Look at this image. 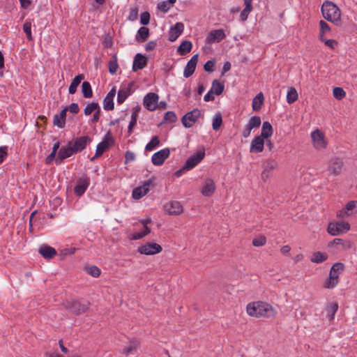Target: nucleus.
Instances as JSON below:
<instances>
[{"label":"nucleus","instance_id":"obj_1","mask_svg":"<svg viewBox=\"0 0 357 357\" xmlns=\"http://www.w3.org/2000/svg\"><path fill=\"white\" fill-rule=\"evenodd\" d=\"M247 312L250 316L255 317H273L275 314L271 305L261 301L249 303Z\"/></svg>","mask_w":357,"mask_h":357},{"label":"nucleus","instance_id":"obj_2","mask_svg":"<svg viewBox=\"0 0 357 357\" xmlns=\"http://www.w3.org/2000/svg\"><path fill=\"white\" fill-rule=\"evenodd\" d=\"M321 13L325 20L336 25L340 24L341 12L339 8L331 1H325L321 6Z\"/></svg>","mask_w":357,"mask_h":357},{"label":"nucleus","instance_id":"obj_3","mask_svg":"<svg viewBox=\"0 0 357 357\" xmlns=\"http://www.w3.org/2000/svg\"><path fill=\"white\" fill-rule=\"evenodd\" d=\"M64 307L75 314L79 315L86 312L90 306V303L84 300H71L63 303Z\"/></svg>","mask_w":357,"mask_h":357},{"label":"nucleus","instance_id":"obj_4","mask_svg":"<svg viewBox=\"0 0 357 357\" xmlns=\"http://www.w3.org/2000/svg\"><path fill=\"white\" fill-rule=\"evenodd\" d=\"M350 225L346 222H330L327 231L332 236H338L349 231Z\"/></svg>","mask_w":357,"mask_h":357},{"label":"nucleus","instance_id":"obj_5","mask_svg":"<svg viewBox=\"0 0 357 357\" xmlns=\"http://www.w3.org/2000/svg\"><path fill=\"white\" fill-rule=\"evenodd\" d=\"M201 116V111L199 109H194L192 111L187 112L181 119V122L183 126L186 128H190L197 122Z\"/></svg>","mask_w":357,"mask_h":357},{"label":"nucleus","instance_id":"obj_6","mask_svg":"<svg viewBox=\"0 0 357 357\" xmlns=\"http://www.w3.org/2000/svg\"><path fill=\"white\" fill-rule=\"evenodd\" d=\"M162 250V247L156 243H146L139 246L137 251L142 255H153L160 253Z\"/></svg>","mask_w":357,"mask_h":357},{"label":"nucleus","instance_id":"obj_7","mask_svg":"<svg viewBox=\"0 0 357 357\" xmlns=\"http://www.w3.org/2000/svg\"><path fill=\"white\" fill-rule=\"evenodd\" d=\"M74 154H76V152L73 148L71 143L68 142L66 146H62L59 149L57 157L56 158V165L61 164L63 160L72 156Z\"/></svg>","mask_w":357,"mask_h":357},{"label":"nucleus","instance_id":"obj_8","mask_svg":"<svg viewBox=\"0 0 357 357\" xmlns=\"http://www.w3.org/2000/svg\"><path fill=\"white\" fill-rule=\"evenodd\" d=\"M313 145L317 150H321L326 147L327 143L324 139V135L319 130H316L311 133Z\"/></svg>","mask_w":357,"mask_h":357},{"label":"nucleus","instance_id":"obj_9","mask_svg":"<svg viewBox=\"0 0 357 357\" xmlns=\"http://www.w3.org/2000/svg\"><path fill=\"white\" fill-rule=\"evenodd\" d=\"M92 141L91 138L89 136H82L77 137L74 141H70L73 148L74 149L76 153L83 151L87 146L88 144Z\"/></svg>","mask_w":357,"mask_h":357},{"label":"nucleus","instance_id":"obj_10","mask_svg":"<svg viewBox=\"0 0 357 357\" xmlns=\"http://www.w3.org/2000/svg\"><path fill=\"white\" fill-rule=\"evenodd\" d=\"M344 169V162L339 158H332L328 163V169L332 175L340 174Z\"/></svg>","mask_w":357,"mask_h":357},{"label":"nucleus","instance_id":"obj_11","mask_svg":"<svg viewBox=\"0 0 357 357\" xmlns=\"http://www.w3.org/2000/svg\"><path fill=\"white\" fill-rule=\"evenodd\" d=\"M90 184V178L84 175L77 181L76 185L74 188V192L77 196H82Z\"/></svg>","mask_w":357,"mask_h":357},{"label":"nucleus","instance_id":"obj_12","mask_svg":"<svg viewBox=\"0 0 357 357\" xmlns=\"http://www.w3.org/2000/svg\"><path fill=\"white\" fill-rule=\"evenodd\" d=\"M158 98V94L155 93L150 92L147 93L144 98V106L149 111L155 110L157 108Z\"/></svg>","mask_w":357,"mask_h":357},{"label":"nucleus","instance_id":"obj_13","mask_svg":"<svg viewBox=\"0 0 357 357\" xmlns=\"http://www.w3.org/2000/svg\"><path fill=\"white\" fill-rule=\"evenodd\" d=\"M204 151H199L190 156L184 164L183 169H192L204 159Z\"/></svg>","mask_w":357,"mask_h":357},{"label":"nucleus","instance_id":"obj_14","mask_svg":"<svg viewBox=\"0 0 357 357\" xmlns=\"http://www.w3.org/2000/svg\"><path fill=\"white\" fill-rule=\"evenodd\" d=\"M170 151L168 148H165L155 153L151 158V161L154 165H162L165 160L169 156Z\"/></svg>","mask_w":357,"mask_h":357},{"label":"nucleus","instance_id":"obj_15","mask_svg":"<svg viewBox=\"0 0 357 357\" xmlns=\"http://www.w3.org/2000/svg\"><path fill=\"white\" fill-rule=\"evenodd\" d=\"M226 35L223 29H215L209 32L207 37L206 38V43L208 44H212L214 43H220L225 39Z\"/></svg>","mask_w":357,"mask_h":357},{"label":"nucleus","instance_id":"obj_16","mask_svg":"<svg viewBox=\"0 0 357 357\" xmlns=\"http://www.w3.org/2000/svg\"><path fill=\"white\" fill-rule=\"evenodd\" d=\"M110 142L113 143V139L109 136V134H107L103 140L97 145L96 154L92 160L100 156L109 148Z\"/></svg>","mask_w":357,"mask_h":357},{"label":"nucleus","instance_id":"obj_17","mask_svg":"<svg viewBox=\"0 0 357 357\" xmlns=\"http://www.w3.org/2000/svg\"><path fill=\"white\" fill-rule=\"evenodd\" d=\"M134 85V82H130L128 86L121 87L118 91L117 94V102L122 104L126 98L131 94V90Z\"/></svg>","mask_w":357,"mask_h":357},{"label":"nucleus","instance_id":"obj_18","mask_svg":"<svg viewBox=\"0 0 357 357\" xmlns=\"http://www.w3.org/2000/svg\"><path fill=\"white\" fill-rule=\"evenodd\" d=\"M184 25L181 22H177L175 25L170 28L169 31V40L171 42L175 41L178 36L183 33Z\"/></svg>","mask_w":357,"mask_h":357},{"label":"nucleus","instance_id":"obj_19","mask_svg":"<svg viewBox=\"0 0 357 357\" xmlns=\"http://www.w3.org/2000/svg\"><path fill=\"white\" fill-rule=\"evenodd\" d=\"M198 62V54L192 56L190 61L187 63L183 71V76L186 78L190 77L195 72Z\"/></svg>","mask_w":357,"mask_h":357},{"label":"nucleus","instance_id":"obj_20","mask_svg":"<svg viewBox=\"0 0 357 357\" xmlns=\"http://www.w3.org/2000/svg\"><path fill=\"white\" fill-rule=\"evenodd\" d=\"M165 210L170 215H178L183 211V207L180 202L172 201L165 205Z\"/></svg>","mask_w":357,"mask_h":357},{"label":"nucleus","instance_id":"obj_21","mask_svg":"<svg viewBox=\"0 0 357 357\" xmlns=\"http://www.w3.org/2000/svg\"><path fill=\"white\" fill-rule=\"evenodd\" d=\"M215 190L214 181L211 178H207L204 182L201 192L204 197H211L214 193Z\"/></svg>","mask_w":357,"mask_h":357},{"label":"nucleus","instance_id":"obj_22","mask_svg":"<svg viewBox=\"0 0 357 357\" xmlns=\"http://www.w3.org/2000/svg\"><path fill=\"white\" fill-rule=\"evenodd\" d=\"M264 139L260 136H257L251 142L250 151L254 153L261 152L264 149Z\"/></svg>","mask_w":357,"mask_h":357},{"label":"nucleus","instance_id":"obj_23","mask_svg":"<svg viewBox=\"0 0 357 357\" xmlns=\"http://www.w3.org/2000/svg\"><path fill=\"white\" fill-rule=\"evenodd\" d=\"M147 63L146 58L142 54L137 53L133 60L132 70L136 71L137 69H143Z\"/></svg>","mask_w":357,"mask_h":357},{"label":"nucleus","instance_id":"obj_24","mask_svg":"<svg viewBox=\"0 0 357 357\" xmlns=\"http://www.w3.org/2000/svg\"><path fill=\"white\" fill-rule=\"evenodd\" d=\"M39 253L45 258V259H52L56 255V250L49 245H43L39 248Z\"/></svg>","mask_w":357,"mask_h":357},{"label":"nucleus","instance_id":"obj_25","mask_svg":"<svg viewBox=\"0 0 357 357\" xmlns=\"http://www.w3.org/2000/svg\"><path fill=\"white\" fill-rule=\"evenodd\" d=\"M355 211H357V201H350L346 204L343 211H340L337 215L342 217V213L349 215L353 214Z\"/></svg>","mask_w":357,"mask_h":357},{"label":"nucleus","instance_id":"obj_26","mask_svg":"<svg viewBox=\"0 0 357 357\" xmlns=\"http://www.w3.org/2000/svg\"><path fill=\"white\" fill-rule=\"evenodd\" d=\"M278 166V162L273 159H268L263 163L264 171L261 174L263 178L268 176L267 172L275 169Z\"/></svg>","mask_w":357,"mask_h":357},{"label":"nucleus","instance_id":"obj_27","mask_svg":"<svg viewBox=\"0 0 357 357\" xmlns=\"http://www.w3.org/2000/svg\"><path fill=\"white\" fill-rule=\"evenodd\" d=\"M192 47V43L189 40H184L177 48V52L181 56L189 53Z\"/></svg>","mask_w":357,"mask_h":357},{"label":"nucleus","instance_id":"obj_28","mask_svg":"<svg viewBox=\"0 0 357 357\" xmlns=\"http://www.w3.org/2000/svg\"><path fill=\"white\" fill-rule=\"evenodd\" d=\"M273 135V127L268 121H264L261 130V137L267 139Z\"/></svg>","mask_w":357,"mask_h":357},{"label":"nucleus","instance_id":"obj_29","mask_svg":"<svg viewBox=\"0 0 357 357\" xmlns=\"http://www.w3.org/2000/svg\"><path fill=\"white\" fill-rule=\"evenodd\" d=\"M84 79V75L83 74H79L77 75L72 81L68 91L70 94H74L77 91V88L79 85L82 80Z\"/></svg>","mask_w":357,"mask_h":357},{"label":"nucleus","instance_id":"obj_30","mask_svg":"<svg viewBox=\"0 0 357 357\" xmlns=\"http://www.w3.org/2000/svg\"><path fill=\"white\" fill-rule=\"evenodd\" d=\"M328 259V255L324 252H315L312 254L310 261L312 263L321 264Z\"/></svg>","mask_w":357,"mask_h":357},{"label":"nucleus","instance_id":"obj_31","mask_svg":"<svg viewBox=\"0 0 357 357\" xmlns=\"http://www.w3.org/2000/svg\"><path fill=\"white\" fill-rule=\"evenodd\" d=\"M338 310V304L336 302L330 303L326 306L327 317L330 321L333 320L335 314Z\"/></svg>","mask_w":357,"mask_h":357},{"label":"nucleus","instance_id":"obj_32","mask_svg":"<svg viewBox=\"0 0 357 357\" xmlns=\"http://www.w3.org/2000/svg\"><path fill=\"white\" fill-rule=\"evenodd\" d=\"M338 275H330L329 277L326 280L324 287L326 289H333L334 288L339 282L338 280Z\"/></svg>","mask_w":357,"mask_h":357},{"label":"nucleus","instance_id":"obj_33","mask_svg":"<svg viewBox=\"0 0 357 357\" xmlns=\"http://www.w3.org/2000/svg\"><path fill=\"white\" fill-rule=\"evenodd\" d=\"M225 86L223 84H222L217 79H214L212 82L211 92H213L216 96H220L223 92Z\"/></svg>","mask_w":357,"mask_h":357},{"label":"nucleus","instance_id":"obj_34","mask_svg":"<svg viewBox=\"0 0 357 357\" xmlns=\"http://www.w3.org/2000/svg\"><path fill=\"white\" fill-rule=\"evenodd\" d=\"M264 102V96L262 93H258L252 100V109L254 111H259Z\"/></svg>","mask_w":357,"mask_h":357},{"label":"nucleus","instance_id":"obj_35","mask_svg":"<svg viewBox=\"0 0 357 357\" xmlns=\"http://www.w3.org/2000/svg\"><path fill=\"white\" fill-rule=\"evenodd\" d=\"M155 178L152 177L147 181H144L143 184L141 186L137 187L138 188H141L143 192L146 195L151 188H154L155 184Z\"/></svg>","mask_w":357,"mask_h":357},{"label":"nucleus","instance_id":"obj_36","mask_svg":"<svg viewBox=\"0 0 357 357\" xmlns=\"http://www.w3.org/2000/svg\"><path fill=\"white\" fill-rule=\"evenodd\" d=\"M82 93L84 98H89L93 96L91 84L89 82H84L82 84Z\"/></svg>","mask_w":357,"mask_h":357},{"label":"nucleus","instance_id":"obj_37","mask_svg":"<svg viewBox=\"0 0 357 357\" xmlns=\"http://www.w3.org/2000/svg\"><path fill=\"white\" fill-rule=\"evenodd\" d=\"M138 345L139 342L137 340H131L129 343V345L123 349L122 354L125 355H129L132 354L133 351L137 349Z\"/></svg>","mask_w":357,"mask_h":357},{"label":"nucleus","instance_id":"obj_38","mask_svg":"<svg viewBox=\"0 0 357 357\" xmlns=\"http://www.w3.org/2000/svg\"><path fill=\"white\" fill-rule=\"evenodd\" d=\"M149 36V29L145 26H142L137 31L136 38L138 41H145Z\"/></svg>","mask_w":357,"mask_h":357},{"label":"nucleus","instance_id":"obj_39","mask_svg":"<svg viewBox=\"0 0 357 357\" xmlns=\"http://www.w3.org/2000/svg\"><path fill=\"white\" fill-rule=\"evenodd\" d=\"M139 110V108L136 107L135 109L132 113L131 120L130 121V123H129L128 128V132L129 135H130L132 132V128L137 123Z\"/></svg>","mask_w":357,"mask_h":357},{"label":"nucleus","instance_id":"obj_40","mask_svg":"<svg viewBox=\"0 0 357 357\" xmlns=\"http://www.w3.org/2000/svg\"><path fill=\"white\" fill-rule=\"evenodd\" d=\"M160 145V139L158 136H153L151 141L146 145L145 151H151Z\"/></svg>","mask_w":357,"mask_h":357},{"label":"nucleus","instance_id":"obj_41","mask_svg":"<svg viewBox=\"0 0 357 357\" xmlns=\"http://www.w3.org/2000/svg\"><path fill=\"white\" fill-rule=\"evenodd\" d=\"M109 72L111 74H114L116 73L119 68V64L117 62V57L116 55H113L111 59L109 61Z\"/></svg>","mask_w":357,"mask_h":357},{"label":"nucleus","instance_id":"obj_42","mask_svg":"<svg viewBox=\"0 0 357 357\" xmlns=\"http://www.w3.org/2000/svg\"><path fill=\"white\" fill-rule=\"evenodd\" d=\"M298 99V93L294 88H290L287 94V102L292 104Z\"/></svg>","mask_w":357,"mask_h":357},{"label":"nucleus","instance_id":"obj_43","mask_svg":"<svg viewBox=\"0 0 357 357\" xmlns=\"http://www.w3.org/2000/svg\"><path fill=\"white\" fill-rule=\"evenodd\" d=\"M319 26H320L319 39L321 41H323L324 40V35L328 32H330L331 29H330L329 25L324 20H321L319 22Z\"/></svg>","mask_w":357,"mask_h":357},{"label":"nucleus","instance_id":"obj_44","mask_svg":"<svg viewBox=\"0 0 357 357\" xmlns=\"http://www.w3.org/2000/svg\"><path fill=\"white\" fill-rule=\"evenodd\" d=\"M99 105L98 102H91L88 104L84 109V114L86 116L90 115L92 112H95L97 109H99Z\"/></svg>","mask_w":357,"mask_h":357},{"label":"nucleus","instance_id":"obj_45","mask_svg":"<svg viewBox=\"0 0 357 357\" xmlns=\"http://www.w3.org/2000/svg\"><path fill=\"white\" fill-rule=\"evenodd\" d=\"M222 123V115L220 113L215 114L213 119L212 127L214 130H218Z\"/></svg>","mask_w":357,"mask_h":357},{"label":"nucleus","instance_id":"obj_46","mask_svg":"<svg viewBox=\"0 0 357 357\" xmlns=\"http://www.w3.org/2000/svg\"><path fill=\"white\" fill-rule=\"evenodd\" d=\"M261 123V118L258 116H252L248 123V125L250 127V128L253 129L255 128H258L260 126Z\"/></svg>","mask_w":357,"mask_h":357},{"label":"nucleus","instance_id":"obj_47","mask_svg":"<svg viewBox=\"0 0 357 357\" xmlns=\"http://www.w3.org/2000/svg\"><path fill=\"white\" fill-rule=\"evenodd\" d=\"M177 120V116L174 112L169 111L165 114L163 122L175 123Z\"/></svg>","mask_w":357,"mask_h":357},{"label":"nucleus","instance_id":"obj_48","mask_svg":"<svg viewBox=\"0 0 357 357\" xmlns=\"http://www.w3.org/2000/svg\"><path fill=\"white\" fill-rule=\"evenodd\" d=\"M103 108L107 111L113 110L114 108V99L105 97L103 100Z\"/></svg>","mask_w":357,"mask_h":357},{"label":"nucleus","instance_id":"obj_49","mask_svg":"<svg viewBox=\"0 0 357 357\" xmlns=\"http://www.w3.org/2000/svg\"><path fill=\"white\" fill-rule=\"evenodd\" d=\"M344 269V265L342 263H335L333 265V266L331 268L330 271V275H337L339 276V274L340 271H343Z\"/></svg>","mask_w":357,"mask_h":357},{"label":"nucleus","instance_id":"obj_50","mask_svg":"<svg viewBox=\"0 0 357 357\" xmlns=\"http://www.w3.org/2000/svg\"><path fill=\"white\" fill-rule=\"evenodd\" d=\"M23 30H24V33H26L27 38L29 40H32L33 37L31 35V22H29L28 20L25 21L24 24H23Z\"/></svg>","mask_w":357,"mask_h":357},{"label":"nucleus","instance_id":"obj_51","mask_svg":"<svg viewBox=\"0 0 357 357\" xmlns=\"http://www.w3.org/2000/svg\"><path fill=\"white\" fill-rule=\"evenodd\" d=\"M266 242V238L263 235H259L252 240V245L255 247H261L265 245Z\"/></svg>","mask_w":357,"mask_h":357},{"label":"nucleus","instance_id":"obj_52","mask_svg":"<svg viewBox=\"0 0 357 357\" xmlns=\"http://www.w3.org/2000/svg\"><path fill=\"white\" fill-rule=\"evenodd\" d=\"M53 124L60 128H63L66 126V121L56 114L54 116Z\"/></svg>","mask_w":357,"mask_h":357},{"label":"nucleus","instance_id":"obj_53","mask_svg":"<svg viewBox=\"0 0 357 357\" xmlns=\"http://www.w3.org/2000/svg\"><path fill=\"white\" fill-rule=\"evenodd\" d=\"M333 93L337 100H341L346 96L345 91L340 87H335L333 90Z\"/></svg>","mask_w":357,"mask_h":357},{"label":"nucleus","instance_id":"obj_54","mask_svg":"<svg viewBox=\"0 0 357 357\" xmlns=\"http://www.w3.org/2000/svg\"><path fill=\"white\" fill-rule=\"evenodd\" d=\"M86 272L94 278H98L100 275V269L96 266H91L86 268Z\"/></svg>","mask_w":357,"mask_h":357},{"label":"nucleus","instance_id":"obj_55","mask_svg":"<svg viewBox=\"0 0 357 357\" xmlns=\"http://www.w3.org/2000/svg\"><path fill=\"white\" fill-rule=\"evenodd\" d=\"M146 195L143 192L141 188H135L132 190V197L135 199H139Z\"/></svg>","mask_w":357,"mask_h":357},{"label":"nucleus","instance_id":"obj_56","mask_svg":"<svg viewBox=\"0 0 357 357\" xmlns=\"http://www.w3.org/2000/svg\"><path fill=\"white\" fill-rule=\"evenodd\" d=\"M150 21V14L148 12H144L140 16V23L143 25H147Z\"/></svg>","mask_w":357,"mask_h":357},{"label":"nucleus","instance_id":"obj_57","mask_svg":"<svg viewBox=\"0 0 357 357\" xmlns=\"http://www.w3.org/2000/svg\"><path fill=\"white\" fill-rule=\"evenodd\" d=\"M158 9L162 11L163 13H167L170 8L172 7L166 1H164L158 4Z\"/></svg>","mask_w":357,"mask_h":357},{"label":"nucleus","instance_id":"obj_58","mask_svg":"<svg viewBox=\"0 0 357 357\" xmlns=\"http://www.w3.org/2000/svg\"><path fill=\"white\" fill-rule=\"evenodd\" d=\"M214 66L215 61L213 60H209L204 64V69L208 73H212L214 70Z\"/></svg>","mask_w":357,"mask_h":357},{"label":"nucleus","instance_id":"obj_59","mask_svg":"<svg viewBox=\"0 0 357 357\" xmlns=\"http://www.w3.org/2000/svg\"><path fill=\"white\" fill-rule=\"evenodd\" d=\"M135 160V154L132 151H128L125 153V164L132 162Z\"/></svg>","mask_w":357,"mask_h":357},{"label":"nucleus","instance_id":"obj_60","mask_svg":"<svg viewBox=\"0 0 357 357\" xmlns=\"http://www.w3.org/2000/svg\"><path fill=\"white\" fill-rule=\"evenodd\" d=\"M8 155V147L1 146L0 147V164H1Z\"/></svg>","mask_w":357,"mask_h":357},{"label":"nucleus","instance_id":"obj_61","mask_svg":"<svg viewBox=\"0 0 357 357\" xmlns=\"http://www.w3.org/2000/svg\"><path fill=\"white\" fill-rule=\"evenodd\" d=\"M100 116V107H99V110H98V109H97L94 112L93 116H92L91 119L90 120V123H93V124L96 123L99 121Z\"/></svg>","mask_w":357,"mask_h":357},{"label":"nucleus","instance_id":"obj_62","mask_svg":"<svg viewBox=\"0 0 357 357\" xmlns=\"http://www.w3.org/2000/svg\"><path fill=\"white\" fill-rule=\"evenodd\" d=\"M68 107V110H69L73 114H77L79 111V107L77 103H71Z\"/></svg>","mask_w":357,"mask_h":357},{"label":"nucleus","instance_id":"obj_63","mask_svg":"<svg viewBox=\"0 0 357 357\" xmlns=\"http://www.w3.org/2000/svg\"><path fill=\"white\" fill-rule=\"evenodd\" d=\"M157 45V43L156 41H154V40H151V41H149L146 44V46H145V50L146 51H151L155 49V47H156Z\"/></svg>","mask_w":357,"mask_h":357},{"label":"nucleus","instance_id":"obj_64","mask_svg":"<svg viewBox=\"0 0 357 357\" xmlns=\"http://www.w3.org/2000/svg\"><path fill=\"white\" fill-rule=\"evenodd\" d=\"M252 130V128H250V127L247 124V125L245 126V128H244V129H243V132H242V136H243L244 138H247V137H248L250 135V133H251V130Z\"/></svg>","mask_w":357,"mask_h":357}]
</instances>
